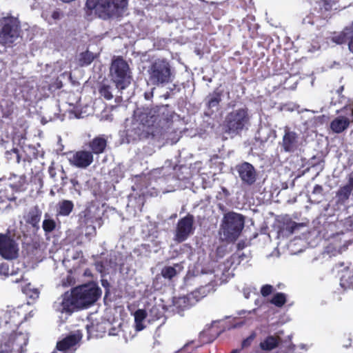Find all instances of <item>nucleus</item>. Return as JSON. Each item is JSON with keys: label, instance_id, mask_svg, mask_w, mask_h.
Returning <instances> with one entry per match:
<instances>
[{"label": "nucleus", "instance_id": "obj_8", "mask_svg": "<svg viewBox=\"0 0 353 353\" xmlns=\"http://www.w3.org/2000/svg\"><path fill=\"white\" fill-rule=\"evenodd\" d=\"M148 114L150 115V119H148V114L143 113L140 116V122L138 120L132 122L131 127L128 128L125 131L128 141L131 139L134 140L137 138H141L145 133H148L149 132L146 128L153 126L154 123L158 121L159 114L154 115L152 111H150Z\"/></svg>", "mask_w": 353, "mask_h": 353}, {"label": "nucleus", "instance_id": "obj_38", "mask_svg": "<svg viewBox=\"0 0 353 353\" xmlns=\"http://www.w3.org/2000/svg\"><path fill=\"white\" fill-rule=\"evenodd\" d=\"M0 274L6 276L9 275L13 276L18 274L19 272L14 270L10 271L9 264L8 263H3L0 265Z\"/></svg>", "mask_w": 353, "mask_h": 353}, {"label": "nucleus", "instance_id": "obj_42", "mask_svg": "<svg viewBox=\"0 0 353 353\" xmlns=\"http://www.w3.org/2000/svg\"><path fill=\"white\" fill-rule=\"evenodd\" d=\"M255 336L256 334L252 333L248 338L244 339L241 343L242 348H245L250 346L253 340L254 339Z\"/></svg>", "mask_w": 353, "mask_h": 353}, {"label": "nucleus", "instance_id": "obj_18", "mask_svg": "<svg viewBox=\"0 0 353 353\" xmlns=\"http://www.w3.org/2000/svg\"><path fill=\"white\" fill-rule=\"evenodd\" d=\"M351 243L350 240L345 238L343 234H338L332 237L330 243L326 247V252L332 256H336L345 251Z\"/></svg>", "mask_w": 353, "mask_h": 353}, {"label": "nucleus", "instance_id": "obj_44", "mask_svg": "<svg viewBox=\"0 0 353 353\" xmlns=\"http://www.w3.org/2000/svg\"><path fill=\"white\" fill-rule=\"evenodd\" d=\"M323 192V188L321 185H316L313 189V194H321Z\"/></svg>", "mask_w": 353, "mask_h": 353}, {"label": "nucleus", "instance_id": "obj_49", "mask_svg": "<svg viewBox=\"0 0 353 353\" xmlns=\"http://www.w3.org/2000/svg\"><path fill=\"white\" fill-rule=\"evenodd\" d=\"M238 255V257L240 259L239 262L243 261L244 259H248V256L244 253H238L236 254Z\"/></svg>", "mask_w": 353, "mask_h": 353}, {"label": "nucleus", "instance_id": "obj_36", "mask_svg": "<svg viewBox=\"0 0 353 353\" xmlns=\"http://www.w3.org/2000/svg\"><path fill=\"white\" fill-rule=\"evenodd\" d=\"M286 302V296L283 293H276L271 300V303L277 307L283 306Z\"/></svg>", "mask_w": 353, "mask_h": 353}, {"label": "nucleus", "instance_id": "obj_25", "mask_svg": "<svg viewBox=\"0 0 353 353\" xmlns=\"http://www.w3.org/2000/svg\"><path fill=\"white\" fill-rule=\"evenodd\" d=\"M183 266L176 263L173 266H165L161 270V275L165 279H172L183 270Z\"/></svg>", "mask_w": 353, "mask_h": 353}, {"label": "nucleus", "instance_id": "obj_57", "mask_svg": "<svg viewBox=\"0 0 353 353\" xmlns=\"http://www.w3.org/2000/svg\"><path fill=\"white\" fill-rule=\"evenodd\" d=\"M0 353H5L3 351L0 352Z\"/></svg>", "mask_w": 353, "mask_h": 353}, {"label": "nucleus", "instance_id": "obj_10", "mask_svg": "<svg viewBox=\"0 0 353 353\" xmlns=\"http://www.w3.org/2000/svg\"><path fill=\"white\" fill-rule=\"evenodd\" d=\"M194 217L192 214H187L183 218L180 219L176 224L174 230L173 240L178 243H182L186 241L191 235L194 234L195 228L194 226Z\"/></svg>", "mask_w": 353, "mask_h": 353}, {"label": "nucleus", "instance_id": "obj_35", "mask_svg": "<svg viewBox=\"0 0 353 353\" xmlns=\"http://www.w3.org/2000/svg\"><path fill=\"white\" fill-rule=\"evenodd\" d=\"M6 318L8 319V321H7L6 323H12L14 326L19 325L21 321L19 318L18 312L14 310L7 312Z\"/></svg>", "mask_w": 353, "mask_h": 353}, {"label": "nucleus", "instance_id": "obj_40", "mask_svg": "<svg viewBox=\"0 0 353 353\" xmlns=\"http://www.w3.org/2000/svg\"><path fill=\"white\" fill-rule=\"evenodd\" d=\"M221 101V96L218 93H215L210 96L208 102V107L212 108L216 107Z\"/></svg>", "mask_w": 353, "mask_h": 353}, {"label": "nucleus", "instance_id": "obj_43", "mask_svg": "<svg viewBox=\"0 0 353 353\" xmlns=\"http://www.w3.org/2000/svg\"><path fill=\"white\" fill-rule=\"evenodd\" d=\"M273 287L270 285H265L261 288V293L263 296H267L272 292Z\"/></svg>", "mask_w": 353, "mask_h": 353}, {"label": "nucleus", "instance_id": "obj_9", "mask_svg": "<svg viewBox=\"0 0 353 353\" xmlns=\"http://www.w3.org/2000/svg\"><path fill=\"white\" fill-rule=\"evenodd\" d=\"M339 115L330 123V129L339 134L347 130L353 123V107L347 105L337 111Z\"/></svg>", "mask_w": 353, "mask_h": 353}, {"label": "nucleus", "instance_id": "obj_51", "mask_svg": "<svg viewBox=\"0 0 353 353\" xmlns=\"http://www.w3.org/2000/svg\"><path fill=\"white\" fill-rule=\"evenodd\" d=\"M22 279H23V274H22V272H21V274L19 275V277L17 278L14 280H12V282H14V283H19L21 280H22Z\"/></svg>", "mask_w": 353, "mask_h": 353}, {"label": "nucleus", "instance_id": "obj_16", "mask_svg": "<svg viewBox=\"0 0 353 353\" xmlns=\"http://www.w3.org/2000/svg\"><path fill=\"white\" fill-rule=\"evenodd\" d=\"M236 170L243 184L252 185L256 182L257 173L251 163L248 162L240 163L236 165Z\"/></svg>", "mask_w": 353, "mask_h": 353}, {"label": "nucleus", "instance_id": "obj_3", "mask_svg": "<svg viewBox=\"0 0 353 353\" xmlns=\"http://www.w3.org/2000/svg\"><path fill=\"white\" fill-rule=\"evenodd\" d=\"M243 227L244 219L241 214L233 212L225 214L220 228L221 239L228 242L236 241Z\"/></svg>", "mask_w": 353, "mask_h": 353}, {"label": "nucleus", "instance_id": "obj_33", "mask_svg": "<svg viewBox=\"0 0 353 353\" xmlns=\"http://www.w3.org/2000/svg\"><path fill=\"white\" fill-rule=\"evenodd\" d=\"M94 59V54L92 52L86 51L81 54L79 59L80 65L81 66L90 64Z\"/></svg>", "mask_w": 353, "mask_h": 353}, {"label": "nucleus", "instance_id": "obj_56", "mask_svg": "<svg viewBox=\"0 0 353 353\" xmlns=\"http://www.w3.org/2000/svg\"><path fill=\"white\" fill-rule=\"evenodd\" d=\"M104 283H105L104 281H102L103 285H104Z\"/></svg>", "mask_w": 353, "mask_h": 353}, {"label": "nucleus", "instance_id": "obj_19", "mask_svg": "<svg viewBox=\"0 0 353 353\" xmlns=\"http://www.w3.org/2000/svg\"><path fill=\"white\" fill-rule=\"evenodd\" d=\"M82 336L83 334L79 330L71 333L57 343V350L61 352L76 350Z\"/></svg>", "mask_w": 353, "mask_h": 353}, {"label": "nucleus", "instance_id": "obj_2", "mask_svg": "<svg viewBox=\"0 0 353 353\" xmlns=\"http://www.w3.org/2000/svg\"><path fill=\"white\" fill-rule=\"evenodd\" d=\"M148 81L154 85H165L174 78L170 63L164 59L152 61L148 67Z\"/></svg>", "mask_w": 353, "mask_h": 353}, {"label": "nucleus", "instance_id": "obj_6", "mask_svg": "<svg viewBox=\"0 0 353 353\" xmlns=\"http://www.w3.org/2000/svg\"><path fill=\"white\" fill-rule=\"evenodd\" d=\"M72 293L77 307L83 308L97 301L101 291L95 283H90L74 288Z\"/></svg>", "mask_w": 353, "mask_h": 353}, {"label": "nucleus", "instance_id": "obj_48", "mask_svg": "<svg viewBox=\"0 0 353 353\" xmlns=\"http://www.w3.org/2000/svg\"><path fill=\"white\" fill-rule=\"evenodd\" d=\"M257 311V309L256 308H254L252 310H249V311H246V310H242L241 312H239V314L241 315L243 314H245V313H248L249 314H255Z\"/></svg>", "mask_w": 353, "mask_h": 353}, {"label": "nucleus", "instance_id": "obj_27", "mask_svg": "<svg viewBox=\"0 0 353 353\" xmlns=\"http://www.w3.org/2000/svg\"><path fill=\"white\" fill-rule=\"evenodd\" d=\"M279 343V337L270 336L261 343L260 347L265 350H272L278 346Z\"/></svg>", "mask_w": 353, "mask_h": 353}, {"label": "nucleus", "instance_id": "obj_23", "mask_svg": "<svg viewBox=\"0 0 353 353\" xmlns=\"http://www.w3.org/2000/svg\"><path fill=\"white\" fill-rule=\"evenodd\" d=\"M353 190V177L350 176L348 183L340 188L336 192L337 203H344L350 197Z\"/></svg>", "mask_w": 353, "mask_h": 353}, {"label": "nucleus", "instance_id": "obj_52", "mask_svg": "<svg viewBox=\"0 0 353 353\" xmlns=\"http://www.w3.org/2000/svg\"><path fill=\"white\" fill-rule=\"evenodd\" d=\"M71 183L73 185V186H76L77 185H78V181L76 180V179H71Z\"/></svg>", "mask_w": 353, "mask_h": 353}, {"label": "nucleus", "instance_id": "obj_53", "mask_svg": "<svg viewBox=\"0 0 353 353\" xmlns=\"http://www.w3.org/2000/svg\"><path fill=\"white\" fill-rule=\"evenodd\" d=\"M165 110V108L163 107V108H159L158 111H159V112L163 114Z\"/></svg>", "mask_w": 353, "mask_h": 353}, {"label": "nucleus", "instance_id": "obj_46", "mask_svg": "<svg viewBox=\"0 0 353 353\" xmlns=\"http://www.w3.org/2000/svg\"><path fill=\"white\" fill-rule=\"evenodd\" d=\"M48 172H49L50 177L55 180L56 174H57L55 169L52 167H50L48 169Z\"/></svg>", "mask_w": 353, "mask_h": 353}, {"label": "nucleus", "instance_id": "obj_11", "mask_svg": "<svg viewBox=\"0 0 353 353\" xmlns=\"http://www.w3.org/2000/svg\"><path fill=\"white\" fill-rule=\"evenodd\" d=\"M206 296L204 288H201L192 293L181 297H174L173 299V312L180 313L181 312L189 308L194 305L200 299Z\"/></svg>", "mask_w": 353, "mask_h": 353}, {"label": "nucleus", "instance_id": "obj_24", "mask_svg": "<svg viewBox=\"0 0 353 353\" xmlns=\"http://www.w3.org/2000/svg\"><path fill=\"white\" fill-rule=\"evenodd\" d=\"M90 148L92 154H101L104 152L107 145V139L105 135H99L90 142Z\"/></svg>", "mask_w": 353, "mask_h": 353}, {"label": "nucleus", "instance_id": "obj_15", "mask_svg": "<svg viewBox=\"0 0 353 353\" xmlns=\"http://www.w3.org/2000/svg\"><path fill=\"white\" fill-rule=\"evenodd\" d=\"M53 308L57 312L66 314H70L74 309L78 308L72 292H65L59 297L54 303Z\"/></svg>", "mask_w": 353, "mask_h": 353}, {"label": "nucleus", "instance_id": "obj_26", "mask_svg": "<svg viewBox=\"0 0 353 353\" xmlns=\"http://www.w3.org/2000/svg\"><path fill=\"white\" fill-rule=\"evenodd\" d=\"M74 208V203L69 200H62L57 205V214L60 216H69Z\"/></svg>", "mask_w": 353, "mask_h": 353}, {"label": "nucleus", "instance_id": "obj_22", "mask_svg": "<svg viewBox=\"0 0 353 353\" xmlns=\"http://www.w3.org/2000/svg\"><path fill=\"white\" fill-rule=\"evenodd\" d=\"M41 210L38 206H34L30 208L28 212L24 216L26 222L31 225L33 228L39 229V223L41 217Z\"/></svg>", "mask_w": 353, "mask_h": 353}, {"label": "nucleus", "instance_id": "obj_45", "mask_svg": "<svg viewBox=\"0 0 353 353\" xmlns=\"http://www.w3.org/2000/svg\"><path fill=\"white\" fill-rule=\"evenodd\" d=\"M61 12L59 10H55L53 12L52 14V17L54 19V20H58V19H60L61 17Z\"/></svg>", "mask_w": 353, "mask_h": 353}, {"label": "nucleus", "instance_id": "obj_17", "mask_svg": "<svg viewBox=\"0 0 353 353\" xmlns=\"http://www.w3.org/2000/svg\"><path fill=\"white\" fill-rule=\"evenodd\" d=\"M300 137L299 134L291 130L288 126L284 128V134L283 136L281 145L286 152H294L299 146Z\"/></svg>", "mask_w": 353, "mask_h": 353}, {"label": "nucleus", "instance_id": "obj_47", "mask_svg": "<svg viewBox=\"0 0 353 353\" xmlns=\"http://www.w3.org/2000/svg\"><path fill=\"white\" fill-rule=\"evenodd\" d=\"M119 331H120L119 329L114 327V328L110 329L108 334H109V335H111V336H115V335L118 334Z\"/></svg>", "mask_w": 353, "mask_h": 353}, {"label": "nucleus", "instance_id": "obj_12", "mask_svg": "<svg viewBox=\"0 0 353 353\" xmlns=\"http://www.w3.org/2000/svg\"><path fill=\"white\" fill-rule=\"evenodd\" d=\"M19 244L10 235L0 234V255L5 259L12 260L19 255Z\"/></svg>", "mask_w": 353, "mask_h": 353}, {"label": "nucleus", "instance_id": "obj_41", "mask_svg": "<svg viewBox=\"0 0 353 353\" xmlns=\"http://www.w3.org/2000/svg\"><path fill=\"white\" fill-rule=\"evenodd\" d=\"M243 294L245 299H248L250 298L251 294L258 295L257 290L253 286L245 287L243 290Z\"/></svg>", "mask_w": 353, "mask_h": 353}, {"label": "nucleus", "instance_id": "obj_13", "mask_svg": "<svg viewBox=\"0 0 353 353\" xmlns=\"http://www.w3.org/2000/svg\"><path fill=\"white\" fill-rule=\"evenodd\" d=\"M28 341V336L27 333L21 332H14L5 342L3 351L5 353H21L23 347L27 345Z\"/></svg>", "mask_w": 353, "mask_h": 353}, {"label": "nucleus", "instance_id": "obj_39", "mask_svg": "<svg viewBox=\"0 0 353 353\" xmlns=\"http://www.w3.org/2000/svg\"><path fill=\"white\" fill-rule=\"evenodd\" d=\"M94 224L81 225L82 228H85V235L89 239H91L96 234V227Z\"/></svg>", "mask_w": 353, "mask_h": 353}, {"label": "nucleus", "instance_id": "obj_31", "mask_svg": "<svg viewBox=\"0 0 353 353\" xmlns=\"http://www.w3.org/2000/svg\"><path fill=\"white\" fill-rule=\"evenodd\" d=\"M22 292L29 298L36 299L39 296V291L37 288H34L30 283L22 288Z\"/></svg>", "mask_w": 353, "mask_h": 353}, {"label": "nucleus", "instance_id": "obj_21", "mask_svg": "<svg viewBox=\"0 0 353 353\" xmlns=\"http://www.w3.org/2000/svg\"><path fill=\"white\" fill-rule=\"evenodd\" d=\"M98 210L94 207L87 208L80 214V224L88 225L90 223H98L101 225V218L97 213Z\"/></svg>", "mask_w": 353, "mask_h": 353}, {"label": "nucleus", "instance_id": "obj_55", "mask_svg": "<svg viewBox=\"0 0 353 353\" xmlns=\"http://www.w3.org/2000/svg\"><path fill=\"white\" fill-rule=\"evenodd\" d=\"M231 353H239V350H234Z\"/></svg>", "mask_w": 353, "mask_h": 353}, {"label": "nucleus", "instance_id": "obj_1", "mask_svg": "<svg viewBox=\"0 0 353 353\" xmlns=\"http://www.w3.org/2000/svg\"><path fill=\"white\" fill-rule=\"evenodd\" d=\"M128 0H87L85 6L91 13L106 19L119 14L126 7Z\"/></svg>", "mask_w": 353, "mask_h": 353}, {"label": "nucleus", "instance_id": "obj_28", "mask_svg": "<svg viewBox=\"0 0 353 353\" xmlns=\"http://www.w3.org/2000/svg\"><path fill=\"white\" fill-rule=\"evenodd\" d=\"M56 225L55 221L52 219L48 214H45L44 220L42 223V228L44 232L46 234L52 232L55 230Z\"/></svg>", "mask_w": 353, "mask_h": 353}, {"label": "nucleus", "instance_id": "obj_7", "mask_svg": "<svg viewBox=\"0 0 353 353\" xmlns=\"http://www.w3.org/2000/svg\"><path fill=\"white\" fill-rule=\"evenodd\" d=\"M20 26L17 19L12 17L0 19V44L10 46L19 37Z\"/></svg>", "mask_w": 353, "mask_h": 353}, {"label": "nucleus", "instance_id": "obj_50", "mask_svg": "<svg viewBox=\"0 0 353 353\" xmlns=\"http://www.w3.org/2000/svg\"><path fill=\"white\" fill-rule=\"evenodd\" d=\"M154 90V88H152V91L150 92H145V98L147 99V100H149L152 97H153V90Z\"/></svg>", "mask_w": 353, "mask_h": 353}, {"label": "nucleus", "instance_id": "obj_58", "mask_svg": "<svg viewBox=\"0 0 353 353\" xmlns=\"http://www.w3.org/2000/svg\"><path fill=\"white\" fill-rule=\"evenodd\" d=\"M52 353H55V351H53Z\"/></svg>", "mask_w": 353, "mask_h": 353}, {"label": "nucleus", "instance_id": "obj_20", "mask_svg": "<svg viewBox=\"0 0 353 353\" xmlns=\"http://www.w3.org/2000/svg\"><path fill=\"white\" fill-rule=\"evenodd\" d=\"M332 40L336 44L347 42L350 51L353 52V22L339 34L332 37Z\"/></svg>", "mask_w": 353, "mask_h": 353}, {"label": "nucleus", "instance_id": "obj_29", "mask_svg": "<svg viewBox=\"0 0 353 353\" xmlns=\"http://www.w3.org/2000/svg\"><path fill=\"white\" fill-rule=\"evenodd\" d=\"M340 285L345 289H353V274L346 271L341 277Z\"/></svg>", "mask_w": 353, "mask_h": 353}, {"label": "nucleus", "instance_id": "obj_4", "mask_svg": "<svg viewBox=\"0 0 353 353\" xmlns=\"http://www.w3.org/2000/svg\"><path fill=\"white\" fill-rule=\"evenodd\" d=\"M251 116L245 107L239 108L229 112L225 120V132L236 135L250 125Z\"/></svg>", "mask_w": 353, "mask_h": 353}, {"label": "nucleus", "instance_id": "obj_30", "mask_svg": "<svg viewBox=\"0 0 353 353\" xmlns=\"http://www.w3.org/2000/svg\"><path fill=\"white\" fill-rule=\"evenodd\" d=\"M146 317L145 312L143 310H138L134 313V321L136 330L141 331L144 328L143 321Z\"/></svg>", "mask_w": 353, "mask_h": 353}, {"label": "nucleus", "instance_id": "obj_14", "mask_svg": "<svg viewBox=\"0 0 353 353\" xmlns=\"http://www.w3.org/2000/svg\"><path fill=\"white\" fill-rule=\"evenodd\" d=\"M68 159L70 165L81 169H85L92 164L94 156L92 152L88 150H79L70 152Z\"/></svg>", "mask_w": 353, "mask_h": 353}, {"label": "nucleus", "instance_id": "obj_5", "mask_svg": "<svg viewBox=\"0 0 353 353\" xmlns=\"http://www.w3.org/2000/svg\"><path fill=\"white\" fill-rule=\"evenodd\" d=\"M110 77L117 89H125L132 80V72L128 63L121 57L114 58L110 68Z\"/></svg>", "mask_w": 353, "mask_h": 353}, {"label": "nucleus", "instance_id": "obj_34", "mask_svg": "<svg viewBox=\"0 0 353 353\" xmlns=\"http://www.w3.org/2000/svg\"><path fill=\"white\" fill-rule=\"evenodd\" d=\"M99 91L101 96L107 100H110L113 98L112 87L109 85L102 84L100 86Z\"/></svg>", "mask_w": 353, "mask_h": 353}, {"label": "nucleus", "instance_id": "obj_37", "mask_svg": "<svg viewBox=\"0 0 353 353\" xmlns=\"http://www.w3.org/2000/svg\"><path fill=\"white\" fill-rule=\"evenodd\" d=\"M301 226L300 224L296 223L291 220L287 221L283 227V232H286L288 234H291L294 231Z\"/></svg>", "mask_w": 353, "mask_h": 353}, {"label": "nucleus", "instance_id": "obj_32", "mask_svg": "<svg viewBox=\"0 0 353 353\" xmlns=\"http://www.w3.org/2000/svg\"><path fill=\"white\" fill-rule=\"evenodd\" d=\"M338 0H330V1H328L327 0H321L318 2V4L321 10L329 11L332 9H337V8L336 7V4Z\"/></svg>", "mask_w": 353, "mask_h": 353}, {"label": "nucleus", "instance_id": "obj_54", "mask_svg": "<svg viewBox=\"0 0 353 353\" xmlns=\"http://www.w3.org/2000/svg\"><path fill=\"white\" fill-rule=\"evenodd\" d=\"M260 304H261L260 300L259 299H256L255 300V305H260Z\"/></svg>", "mask_w": 353, "mask_h": 353}]
</instances>
